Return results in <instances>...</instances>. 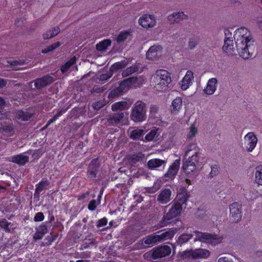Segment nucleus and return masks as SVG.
Returning <instances> with one entry per match:
<instances>
[{"label":"nucleus","instance_id":"obj_61","mask_svg":"<svg viewBox=\"0 0 262 262\" xmlns=\"http://www.w3.org/2000/svg\"><path fill=\"white\" fill-rule=\"evenodd\" d=\"M217 262H233L232 260L228 257H220Z\"/></svg>","mask_w":262,"mask_h":262},{"label":"nucleus","instance_id":"obj_30","mask_svg":"<svg viewBox=\"0 0 262 262\" xmlns=\"http://www.w3.org/2000/svg\"><path fill=\"white\" fill-rule=\"evenodd\" d=\"M183 105L182 100L181 97L174 99L171 105V111L173 114H177L181 110Z\"/></svg>","mask_w":262,"mask_h":262},{"label":"nucleus","instance_id":"obj_11","mask_svg":"<svg viewBox=\"0 0 262 262\" xmlns=\"http://www.w3.org/2000/svg\"><path fill=\"white\" fill-rule=\"evenodd\" d=\"M162 47L160 45H154L149 48L146 53V57L150 60H155L161 57Z\"/></svg>","mask_w":262,"mask_h":262},{"label":"nucleus","instance_id":"obj_48","mask_svg":"<svg viewBox=\"0 0 262 262\" xmlns=\"http://www.w3.org/2000/svg\"><path fill=\"white\" fill-rule=\"evenodd\" d=\"M159 108L154 105H151L150 107V114L149 116L151 118H157L158 114Z\"/></svg>","mask_w":262,"mask_h":262},{"label":"nucleus","instance_id":"obj_18","mask_svg":"<svg viewBox=\"0 0 262 262\" xmlns=\"http://www.w3.org/2000/svg\"><path fill=\"white\" fill-rule=\"evenodd\" d=\"M136 81V77H129L122 81L120 83L119 86L118 88L123 94L127 92L129 89L132 83H135Z\"/></svg>","mask_w":262,"mask_h":262},{"label":"nucleus","instance_id":"obj_53","mask_svg":"<svg viewBox=\"0 0 262 262\" xmlns=\"http://www.w3.org/2000/svg\"><path fill=\"white\" fill-rule=\"evenodd\" d=\"M37 230L43 236L47 233L48 228L46 225L42 224L37 228Z\"/></svg>","mask_w":262,"mask_h":262},{"label":"nucleus","instance_id":"obj_23","mask_svg":"<svg viewBox=\"0 0 262 262\" xmlns=\"http://www.w3.org/2000/svg\"><path fill=\"white\" fill-rule=\"evenodd\" d=\"M193 258H206L210 255V252L208 250L203 249H195L188 252Z\"/></svg>","mask_w":262,"mask_h":262},{"label":"nucleus","instance_id":"obj_38","mask_svg":"<svg viewBox=\"0 0 262 262\" xmlns=\"http://www.w3.org/2000/svg\"><path fill=\"white\" fill-rule=\"evenodd\" d=\"M127 66V62L125 61H121L114 63L110 68V72L112 73L114 72L117 71L120 69L125 68Z\"/></svg>","mask_w":262,"mask_h":262},{"label":"nucleus","instance_id":"obj_42","mask_svg":"<svg viewBox=\"0 0 262 262\" xmlns=\"http://www.w3.org/2000/svg\"><path fill=\"white\" fill-rule=\"evenodd\" d=\"M255 182L262 185V165L257 166L255 171Z\"/></svg>","mask_w":262,"mask_h":262},{"label":"nucleus","instance_id":"obj_37","mask_svg":"<svg viewBox=\"0 0 262 262\" xmlns=\"http://www.w3.org/2000/svg\"><path fill=\"white\" fill-rule=\"evenodd\" d=\"M111 41L110 39H105L96 45V49L99 51H104L111 46Z\"/></svg>","mask_w":262,"mask_h":262},{"label":"nucleus","instance_id":"obj_12","mask_svg":"<svg viewBox=\"0 0 262 262\" xmlns=\"http://www.w3.org/2000/svg\"><path fill=\"white\" fill-rule=\"evenodd\" d=\"M124 117V113L118 112L112 114L107 117L105 124L108 126H114L120 123Z\"/></svg>","mask_w":262,"mask_h":262},{"label":"nucleus","instance_id":"obj_20","mask_svg":"<svg viewBox=\"0 0 262 262\" xmlns=\"http://www.w3.org/2000/svg\"><path fill=\"white\" fill-rule=\"evenodd\" d=\"M99 166V165L96 160H93L90 163L88 168V178L92 180L96 179Z\"/></svg>","mask_w":262,"mask_h":262},{"label":"nucleus","instance_id":"obj_1","mask_svg":"<svg viewBox=\"0 0 262 262\" xmlns=\"http://www.w3.org/2000/svg\"><path fill=\"white\" fill-rule=\"evenodd\" d=\"M234 38L239 56L244 59L251 57L252 55L251 50L253 46L254 40L249 30L244 27L238 28L235 31Z\"/></svg>","mask_w":262,"mask_h":262},{"label":"nucleus","instance_id":"obj_25","mask_svg":"<svg viewBox=\"0 0 262 262\" xmlns=\"http://www.w3.org/2000/svg\"><path fill=\"white\" fill-rule=\"evenodd\" d=\"M166 161L160 159H152L147 162L148 167L151 169H158L162 167L164 168Z\"/></svg>","mask_w":262,"mask_h":262},{"label":"nucleus","instance_id":"obj_35","mask_svg":"<svg viewBox=\"0 0 262 262\" xmlns=\"http://www.w3.org/2000/svg\"><path fill=\"white\" fill-rule=\"evenodd\" d=\"M139 70V66L137 64H133L131 67L126 68L123 70L122 73V77H127L129 75L134 74Z\"/></svg>","mask_w":262,"mask_h":262},{"label":"nucleus","instance_id":"obj_59","mask_svg":"<svg viewBox=\"0 0 262 262\" xmlns=\"http://www.w3.org/2000/svg\"><path fill=\"white\" fill-rule=\"evenodd\" d=\"M9 62L12 66L23 65L25 63V62L21 60H15Z\"/></svg>","mask_w":262,"mask_h":262},{"label":"nucleus","instance_id":"obj_56","mask_svg":"<svg viewBox=\"0 0 262 262\" xmlns=\"http://www.w3.org/2000/svg\"><path fill=\"white\" fill-rule=\"evenodd\" d=\"M219 173L218 167L216 165L211 167V171L209 173V177L213 178L214 176H216Z\"/></svg>","mask_w":262,"mask_h":262},{"label":"nucleus","instance_id":"obj_39","mask_svg":"<svg viewBox=\"0 0 262 262\" xmlns=\"http://www.w3.org/2000/svg\"><path fill=\"white\" fill-rule=\"evenodd\" d=\"M127 108L126 102H118L112 104V110L113 111H123Z\"/></svg>","mask_w":262,"mask_h":262},{"label":"nucleus","instance_id":"obj_9","mask_svg":"<svg viewBox=\"0 0 262 262\" xmlns=\"http://www.w3.org/2000/svg\"><path fill=\"white\" fill-rule=\"evenodd\" d=\"M188 19V16L183 11L174 12L167 16L168 21L171 24H181Z\"/></svg>","mask_w":262,"mask_h":262},{"label":"nucleus","instance_id":"obj_63","mask_svg":"<svg viewBox=\"0 0 262 262\" xmlns=\"http://www.w3.org/2000/svg\"><path fill=\"white\" fill-rule=\"evenodd\" d=\"M57 119H58V118L57 117V116H56L55 115L52 119H51L49 120V121H48V123L47 124V125H46L45 127H47L50 124L53 123Z\"/></svg>","mask_w":262,"mask_h":262},{"label":"nucleus","instance_id":"obj_22","mask_svg":"<svg viewBox=\"0 0 262 262\" xmlns=\"http://www.w3.org/2000/svg\"><path fill=\"white\" fill-rule=\"evenodd\" d=\"M182 210V207H180L179 205L173 204L169 211L167 213L165 216L166 220H170L173 217L180 215Z\"/></svg>","mask_w":262,"mask_h":262},{"label":"nucleus","instance_id":"obj_13","mask_svg":"<svg viewBox=\"0 0 262 262\" xmlns=\"http://www.w3.org/2000/svg\"><path fill=\"white\" fill-rule=\"evenodd\" d=\"M175 234L174 230L172 229H164L157 232L158 242L170 239L173 237Z\"/></svg>","mask_w":262,"mask_h":262},{"label":"nucleus","instance_id":"obj_45","mask_svg":"<svg viewBox=\"0 0 262 262\" xmlns=\"http://www.w3.org/2000/svg\"><path fill=\"white\" fill-rule=\"evenodd\" d=\"M222 241V237L217 236L216 235L211 234V237H210V239L208 240V243H210L213 245H216L221 243Z\"/></svg>","mask_w":262,"mask_h":262},{"label":"nucleus","instance_id":"obj_43","mask_svg":"<svg viewBox=\"0 0 262 262\" xmlns=\"http://www.w3.org/2000/svg\"><path fill=\"white\" fill-rule=\"evenodd\" d=\"M11 225V223L8 222L5 219H3L0 220V228L4 229L6 232H11L10 226Z\"/></svg>","mask_w":262,"mask_h":262},{"label":"nucleus","instance_id":"obj_21","mask_svg":"<svg viewBox=\"0 0 262 262\" xmlns=\"http://www.w3.org/2000/svg\"><path fill=\"white\" fill-rule=\"evenodd\" d=\"M15 118L18 120L27 121L29 120L33 114L28 110H18L15 112Z\"/></svg>","mask_w":262,"mask_h":262},{"label":"nucleus","instance_id":"obj_64","mask_svg":"<svg viewBox=\"0 0 262 262\" xmlns=\"http://www.w3.org/2000/svg\"><path fill=\"white\" fill-rule=\"evenodd\" d=\"M7 81L5 79L0 78V88H2L6 86Z\"/></svg>","mask_w":262,"mask_h":262},{"label":"nucleus","instance_id":"obj_31","mask_svg":"<svg viewBox=\"0 0 262 262\" xmlns=\"http://www.w3.org/2000/svg\"><path fill=\"white\" fill-rule=\"evenodd\" d=\"M11 161L19 165H25L29 161V157L22 154L14 156L11 158Z\"/></svg>","mask_w":262,"mask_h":262},{"label":"nucleus","instance_id":"obj_46","mask_svg":"<svg viewBox=\"0 0 262 262\" xmlns=\"http://www.w3.org/2000/svg\"><path fill=\"white\" fill-rule=\"evenodd\" d=\"M129 35V33L128 32H122L117 37L116 41L118 43H120L124 41Z\"/></svg>","mask_w":262,"mask_h":262},{"label":"nucleus","instance_id":"obj_36","mask_svg":"<svg viewBox=\"0 0 262 262\" xmlns=\"http://www.w3.org/2000/svg\"><path fill=\"white\" fill-rule=\"evenodd\" d=\"M200 42V38L198 36H193L189 38L188 41V48L193 50L196 48Z\"/></svg>","mask_w":262,"mask_h":262},{"label":"nucleus","instance_id":"obj_58","mask_svg":"<svg viewBox=\"0 0 262 262\" xmlns=\"http://www.w3.org/2000/svg\"><path fill=\"white\" fill-rule=\"evenodd\" d=\"M107 223V220L106 218L104 217L100 220H99L97 223V227L98 228L103 227L106 225Z\"/></svg>","mask_w":262,"mask_h":262},{"label":"nucleus","instance_id":"obj_33","mask_svg":"<svg viewBox=\"0 0 262 262\" xmlns=\"http://www.w3.org/2000/svg\"><path fill=\"white\" fill-rule=\"evenodd\" d=\"M49 182L48 181H41L38 184H37L36 186L35 192L34 193V195H37L38 197L39 196V194L43 190L47 188V187L49 186Z\"/></svg>","mask_w":262,"mask_h":262},{"label":"nucleus","instance_id":"obj_14","mask_svg":"<svg viewBox=\"0 0 262 262\" xmlns=\"http://www.w3.org/2000/svg\"><path fill=\"white\" fill-rule=\"evenodd\" d=\"M193 78V72L191 71H187L180 83L181 89L183 90H186L192 84Z\"/></svg>","mask_w":262,"mask_h":262},{"label":"nucleus","instance_id":"obj_60","mask_svg":"<svg viewBox=\"0 0 262 262\" xmlns=\"http://www.w3.org/2000/svg\"><path fill=\"white\" fill-rule=\"evenodd\" d=\"M104 105V104L102 102H97L93 105V107L95 110H99Z\"/></svg>","mask_w":262,"mask_h":262},{"label":"nucleus","instance_id":"obj_16","mask_svg":"<svg viewBox=\"0 0 262 262\" xmlns=\"http://www.w3.org/2000/svg\"><path fill=\"white\" fill-rule=\"evenodd\" d=\"M217 80L215 78H212L209 79L207 85L204 90V93L208 95H211L214 93L217 88Z\"/></svg>","mask_w":262,"mask_h":262},{"label":"nucleus","instance_id":"obj_28","mask_svg":"<svg viewBox=\"0 0 262 262\" xmlns=\"http://www.w3.org/2000/svg\"><path fill=\"white\" fill-rule=\"evenodd\" d=\"M127 132L130 138L137 140L139 139L143 135L144 130L139 128H130Z\"/></svg>","mask_w":262,"mask_h":262},{"label":"nucleus","instance_id":"obj_10","mask_svg":"<svg viewBox=\"0 0 262 262\" xmlns=\"http://www.w3.org/2000/svg\"><path fill=\"white\" fill-rule=\"evenodd\" d=\"M245 144L248 151H252L257 143V138L252 132H249L244 137Z\"/></svg>","mask_w":262,"mask_h":262},{"label":"nucleus","instance_id":"obj_5","mask_svg":"<svg viewBox=\"0 0 262 262\" xmlns=\"http://www.w3.org/2000/svg\"><path fill=\"white\" fill-rule=\"evenodd\" d=\"M229 209L230 220L234 223L239 222L242 217V205L237 202H234L230 205Z\"/></svg>","mask_w":262,"mask_h":262},{"label":"nucleus","instance_id":"obj_3","mask_svg":"<svg viewBox=\"0 0 262 262\" xmlns=\"http://www.w3.org/2000/svg\"><path fill=\"white\" fill-rule=\"evenodd\" d=\"M204 158H186L182 168L188 177L191 178L196 176L198 167L203 163Z\"/></svg>","mask_w":262,"mask_h":262},{"label":"nucleus","instance_id":"obj_50","mask_svg":"<svg viewBox=\"0 0 262 262\" xmlns=\"http://www.w3.org/2000/svg\"><path fill=\"white\" fill-rule=\"evenodd\" d=\"M96 244V242L94 239H90L88 242H85L83 243L81 246L80 249L83 250L84 249L89 248L92 246H94Z\"/></svg>","mask_w":262,"mask_h":262},{"label":"nucleus","instance_id":"obj_7","mask_svg":"<svg viewBox=\"0 0 262 262\" xmlns=\"http://www.w3.org/2000/svg\"><path fill=\"white\" fill-rule=\"evenodd\" d=\"M150 252L152 258L156 259L169 255L171 253V248L164 245L153 249Z\"/></svg>","mask_w":262,"mask_h":262},{"label":"nucleus","instance_id":"obj_32","mask_svg":"<svg viewBox=\"0 0 262 262\" xmlns=\"http://www.w3.org/2000/svg\"><path fill=\"white\" fill-rule=\"evenodd\" d=\"M157 242H158V239L157 234L148 235L142 240V244L145 247L152 245Z\"/></svg>","mask_w":262,"mask_h":262},{"label":"nucleus","instance_id":"obj_2","mask_svg":"<svg viewBox=\"0 0 262 262\" xmlns=\"http://www.w3.org/2000/svg\"><path fill=\"white\" fill-rule=\"evenodd\" d=\"M151 81L156 90H164L171 81L170 73L164 70H158L151 76Z\"/></svg>","mask_w":262,"mask_h":262},{"label":"nucleus","instance_id":"obj_8","mask_svg":"<svg viewBox=\"0 0 262 262\" xmlns=\"http://www.w3.org/2000/svg\"><path fill=\"white\" fill-rule=\"evenodd\" d=\"M156 23V18L154 15L145 14L141 16L139 19L140 25L146 29L155 27Z\"/></svg>","mask_w":262,"mask_h":262},{"label":"nucleus","instance_id":"obj_34","mask_svg":"<svg viewBox=\"0 0 262 262\" xmlns=\"http://www.w3.org/2000/svg\"><path fill=\"white\" fill-rule=\"evenodd\" d=\"M60 32V29L58 27H54L43 34L44 39H48L56 36Z\"/></svg>","mask_w":262,"mask_h":262},{"label":"nucleus","instance_id":"obj_4","mask_svg":"<svg viewBox=\"0 0 262 262\" xmlns=\"http://www.w3.org/2000/svg\"><path fill=\"white\" fill-rule=\"evenodd\" d=\"M146 105L141 101H137L132 108L130 119L135 122H143L146 119Z\"/></svg>","mask_w":262,"mask_h":262},{"label":"nucleus","instance_id":"obj_52","mask_svg":"<svg viewBox=\"0 0 262 262\" xmlns=\"http://www.w3.org/2000/svg\"><path fill=\"white\" fill-rule=\"evenodd\" d=\"M157 130L156 129H152L150 130L149 133L146 135L145 139L147 141H150L155 138Z\"/></svg>","mask_w":262,"mask_h":262},{"label":"nucleus","instance_id":"obj_6","mask_svg":"<svg viewBox=\"0 0 262 262\" xmlns=\"http://www.w3.org/2000/svg\"><path fill=\"white\" fill-rule=\"evenodd\" d=\"M185 157L191 158H204L201 149L196 143H191L186 147Z\"/></svg>","mask_w":262,"mask_h":262},{"label":"nucleus","instance_id":"obj_55","mask_svg":"<svg viewBox=\"0 0 262 262\" xmlns=\"http://www.w3.org/2000/svg\"><path fill=\"white\" fill-rule=\"evenodd\" d=\"M45 219V216L42 212H39L37 213L34 217V221L35 222H41L42 221Z\"/></svg>","mask_w":262,"mask_h":262},{"label":"nucleus","instance_id":"obj_57","mask_svg":"<svg viewBox=\"0 0 262 262\" xmlns=\"http://www.w3.org/2000/svg\"><path fill=\"white\" fill-rule=\"evenodd\" d=\"M112 74H112V73L111 72H110V73L101 74L100 76L99 80H100V81H106L110 78L111 77V76H112Z\"/></svg>","mask_w":262,"mask_h":262},{"label":"nucleus","instance_id":"obj_15","mask_svg":"<svg viewBox=\"0 0 262 262\" xmlns=\"http://www.w3.org/2000/svg\"><path fill=\"white\" fill-rule=\"evenodd\" d=\"M180 165V160H176L170 165L167 172L164 174L165 177L169 179L173 178L177 173Z\"/></svg>","mask_w":262,"mask_h":262},{"label":"nucleus","instance_id":"obj_41","mask_svg":"<svg viewBox=\"0 0 262 262\" xmlns=\"http://www.w3.org/2000/svg\"><path fill=\"white\" fill-rule=\"evenodd\" d=\"M193 236L194 234L193 233L191 234L184 233L180 236L178 240V243L179 244L181 245L182 244L187 242Z\"/></svg>","mask_w":262,"mask_h":262},{"label":"nucleus","instance_id":"obj_24","mask_svg":"<svg viewBox=\"0 0 262 262\" xmlns=\"http://www.w3.org/2000/svg\"><path fill=\"white\" fill-rule=\"evenodd\" d=\"M223 51L228 55H232L235 50L233 40L231 37H226L224 40V45L223 47Z\"/></svg>","mask_w":262,"mask_h":262},{"label":"nucleus","instance_id":"obj_26","mask_svg":"<svg viewBox=\"0 0 262 262\" xmlns=\"http://www.w3.org/2000/svg\"><path fill=\"white\" fill-rule=\"evenodd\" d=\"M189 195L186 192H184L179 193L174 200V204L176 205H179L180 207L186 208V202L189 198Z\"/></svg>","mask_w":262,"mask_h":262},{"label":"nucleus","instance_id":"obj_49","mask_svg":"<svg viewBox=\"0 0 262 262\" xmlns=\"http://www.w3.org/2000/svg\"><path fill=\"white\" fill-rule=\"evenodd\" d=\"M122 94V93L120 91L119 89L117 87L113 90H112L109 94H108V98H114L117 96H118L119 95H121Z\"/></svg>","mask_w":262,"mask_h":262},{"label":"nucleus","instance_id":"obj_19","mask_svg":"<svg viewBox=\"0 0 262 262\" xmlns=\"http://www.w3.org/2000/svg\"><path fill=\"white\" fill-rule=\"evenodd\" d=\"M171 191L169 189H164L161 190L158 196L157 201L160 203L164 204L167 203L171 200Z\"/></svg>","mask_w":262,"mask_h":262},{"label":"nucleus","instance_id":"obj_29","mask_svg":"<svg viewBox=\"0 0 262 262\" xmlns=\"http://www.w3.org/2000/svg\"><path fill=\"white\" fill-rule=\"evenodd\" d=\"M193 233L195 236L194 238V241H200L202 242L208 243V240L211 237V234L207 233H203L194 231L193 232Z\"/></svg>","mask_w":262,"mask_h":262},{"label":"nucleus","instance_id":"obj_54","mask_svg":"<svg viewBox=\"0 0 262 262\" xmlns=\"http://www.w3.org/2000/svg\"><path fill=\"white\" fill-rule=\"evenodd\" d=\"M99 202H97L95 200H92L88 205V209L91 211H93L96 209Z\"/></svg>","mask_w":262,"mask_h":262},{"label":"nucleus","instance_id":"obj_40","mask_svg":"<svg viewBox=\"0 0 262 262\" xmlns=\"http://www.w3.org/2000/svg\"><path fill=\"white\" fill-rule=\"evenodd\" d=\"M76 62V58L75 56L72 57L70 60L67 61L64 65L61 67V71L62 73H66L70 68L75 64Z\"/></svg>","mask_w":262,"mask_h":262},{"label":"nucleus","instance_id":"obj_44","mask_svg":"<svg viewBox=\"0 0 262 262\" xmlns=\"http://www.w3.org/2000/svg\"><path fill=\"white\" fill-rule=\"evenodd\" d=\"M60 45H61V43L59 41L55 42V43H53L52 45L49 46L47 47L46 48L42 49L41 50V53H42L43 54L48 53L50 52L54 51L56 49L58 48Z\"/></svg>","mask_w":262,"mask_h":262},{"label":"nucleus","instance_id":"obj_62","mask_svg":"<svg viewBox=\"0 0 262 262\" xmlns=\"http://www.w3.org/2000/svg\"><path fill=\"white\" fill-rule=\"evenodd\" d=\"M43 235L40 234L37 230L36 232L34 235V238L35 239H40L42 238Z\"/></svg>","mask_w":262,"mask_h":262},{"label":"nucleus","instance_id":"obj_51","mask_svg":"<svg viewBox=\"0 0 262 262\" xmlns=\"http://www.w3.org/2000/svg\"><path fill=\"white\" fill-rule=\"evenodd\" d=\"M106 85L103 86H99L98 85H95L92 90L93 93H100L106 90Z\"/></svg>","mask_w":262,"mask_h":262},{"label":"nucleus","instance_id":"obj_27","mask_svg":"<svg viewBox=\"0 0 262 262\" xmlns=\"http://www.w3.org/2000/svg\"><path fill=\"white\" fill-rule=\"evenodd\" d=\"M145 156L142 152H138L135 154L129 155L128 160L132 164H135L138 162L144 161Z\"/></svg>","mask_w":262,"mask_h":262},{"label":"nucleus","instance_id":"obj_47","mask_svg":"<svg viewBox=\"0 0 262 262\" xmlns=\"http://www.w3.org/2000/svg\"><path fill=\"white\" fill-rule=\"evenodd\" d=\"M197 128L194 125H191V126L189 128V132L187 134L188 138L191 139L192 138H193L197 133Z\"/></svg>","mask_w":262,"mask_h":262},{"label":"nucleus","instance_id":"obj_17","mask_svg":"<svg viewBox=\"0 0 262 262\" xmlns=\"http://www.w3.org/2000/svg\"><path fill=\"white\" fill-rule=\"evenodd\" d=\"M53 81L54 79L52 77L46 75L42 78L37 79L35 81V86L38 89H41L51 84Z\"/></svg>","mask_w":262,"mask_h":262}]
</instances>
